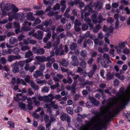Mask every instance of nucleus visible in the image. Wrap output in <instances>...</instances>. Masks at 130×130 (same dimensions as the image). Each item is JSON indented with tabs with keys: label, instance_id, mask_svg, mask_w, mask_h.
<instances>
[{
	"label": "nucleus",
	"instance_id": "20e7f679",
	"mask_svg": "<svg viewBox=\"0 0 130 130\" xmlns=\"http://www.w3.org/2000/svg\"><path fill=\"white\" fill-rule=\"evenodd\" d=\"M30 76L29 75H27L25 77V81L30 85L31 87L35 90H38L39 88V86L36 85L33 80H30Z\"/></svg>",
	"mask_w": 130,
	"mask_h": 130
},
{
	"label": "nucleus",
	"instance_id": "b1692460",
	"mask_svg": "<svg viewBox=\"0 0 130 130\" xmlns=\"http://www.w3.org/2000/svg\"><path fill=\"white\" fill-rule=\"evenodd\" d=\"M18 40L15 37H11L10 38L9 42L10 44H14Z\"/></svg>",
	"mask_w": 130,
	"mask_h": 130
},
{
	"label": "nucleus",
	"instance_id": "bf43d9fd",
	"mask_svg": "<svg viewBox=\"0 0 130 130\" xmlns=\"http://www.w3.org/2000/svg\"><path fill=\"white\" fill-rule=\"evenodd\" d=\"M8 124L11 127L14 128V124L11 121H8Z\"/></svg>",
	"mask_w": 130,
	"mask_h": 130
},
{
	"label": "nucleus",
	"instance_id": "f03ea898",
	"mask_svg": "<svg viewBox=\"0 0 130 130\" xmlns=\"http://www.w3.org/2000/svg\"><path fill=\"white\" fill-rule=\"evenodd\" d=\"M105 115L101 118L98 116H95L92 119L91 121L92 123H97L94 127L95 130H102L103 128L106 129L107 128V125L109 122L111 121V119L116 117L117 114Z\"/></svg>",
	"mask_w": 130,
	"mask_h": 130
},
{
	"label": "nucleus",
	"instance_id": "3c124183",
	"mask_svg": "<svg viewBox=\"0 0 130 130\" xmlns=\"http://www.w3.org/2000/svg\"><path fill=\"white\" fill-rule=\"evenodd\" d=\"M28 104L27 105V108L29 110H31L33 108V106L32 105L31 103L30 102H28Z\"/></svg>",
	"mask_w": 130,
	"mask_h": 130
},
{
	"label": "nucleus",
	"instance_id": "5fc2aeb1",
	"mask_svg": "<svg viewBox=\"0 0 130 130\" xmlns=\"http://www.w3.org/2000/svg\"><path fill=\"white\" fill-rule=\"evenodd\" d=\"M56 84L53 85L51 86V88L52 89H54L58 87L59 86V83L58 82L55 83Z\"/></svg>",
	"mask_w": 130,
	"mask_h": 130
},
{
	"label": "nucleus",
	"instance_id": "2eb2a0df",
	"mask_svg": "<svg viewBox=\"0 0 130 130\" xmlns=\"http://www.w3.org/2000/svg\"><path fill=\"white\" fill-rule=\"evenodd\" d=\"M21 58V56L19 55L17 56L10 55L8 57V60L9 62H11L15 59H19Z\"/></svg>",
	"mask_w": 130,
	"mask_h": 130
},
{
	"label": "nucleus",
	"instance_id": "6e6d98bb",
	"mask_svg": "<svg viewBox=\"0 0 130 130\" xmlns=\"http://www.w3.org/2000/svg\"><path fill=\"white\" fill-rule=\"evenodd\" d=\"M44 14V11L42 10L37 11L36 12V14L38 15H43Z\"/></svg>",
	"mask_w": 130,
	"mask_h": 130
},
{
	"label": "nucleus",
	"instance_id": "c9c22d12",
	"mask_svg": "<svg viewBox=\"0 0 130 130\" xmlns=\"http://www.w3.org/2000/svg\"><path fill=\"white\" fill-rule=\"evenodd\" d=\"M87 53L86 51L85 50H83L81 51L80 53V55L81 56L84 57H87Z\"/></svg>",
	"mask_w": 130,
	"mask_h": 130
},
{
	"label": "nucleus",
	"instance_id": "f3484780",
	"mask_svg": "<svg viewBox=\"0 0 130 130\" xmlns=\"http://www.w3.org/2000/svg\"><path fill=\"white\" fill-rule=\"evenodd\" d=\"M43 76V73L38 70H36L33 74V76L35 78H37Z\"/></svg>",
	"mask_w": 130,
	"mask_h": 130
},
{
	"label": "nucleus",
	"instance_id": "0eeeda50",
	"mask_svg": "<svg viewBox=\"0 0 130 130\" xmlns=\"http://www.w3.org/2000/svg\"><path fill=\"white\" fill-rule=\"evenodd\" d=\"M113 27L112 26H110L108 28L106 25H104L103 26V30L106 32V36H109L110 34L113 32Z\"/></svg>",
	"mask_w": 130,
	"mask_h": 130
},
{
	"label": "nucleus",
	"instance_id": "423d86ee",
	"mask_svg": "<svg viewBox=\"0 0 130 130\" xmlns=\"http://www.w3.org/2000/svg\"><path fill=\"white\" fill-rule=\"evenodd\" d=\"M0 7L1 8V10L2 12V14L4 15H6V10L9 11L11 9L10 4L8 3L4 4L1 3V4Z\"/></svg>",
	"mask_w": 130,
	"mask_h": 130
},
{
	"label": "nucleus",
	"instance_id": "cd10ccee",
	"mask_svg": "<svg viewBox=\"0 0 130 130\" xmlns=\"http://www.w3.org/2000/svg\"><path fill=\"white\" fill-rule=\"evenodd\" d=\"M70 49L72 50H75L77 47V43L73 42L70 45Z\"/></svg>",
	"mask_w": 130,
	"mask_h": 130
},
{
	"label": "nucleus",
	"instance_id": "ddd939ff",
	"mask_svg": "<svg viewBox=\"0 0 130 130\" xmlns=\"http://www.w3.org/2000/svg\"><path fill=\"white\" fill-rule=\"evenodd\" d=\"M24 14L25 13H18L14 14V18L15 19H20L21 21H22L24 19Z\"/></svg>",
	"mask_w": 130,
	"mask_h": 130
},
{
	"label": "nucleus",
	"instance_id": "6e6552de",
	"mask_svg": "<svg viewBox=\"0 0 130 130\" xmlns=\"http://www.w3.org/2000/svg\"><path fill=\"white\" fill-rule=\"evenodd\" d=\"M93 6L91 4H88L85 6L84 9L83 10L81 11V17L82 19L83 18L84 16L83 15V12H85V11H88V12H91L92 10V7Z\"/></svg>",
	"mask_w": 130,
	"mask_h": 130
},
{
	"label": "nucleus",
	"instance_id": "393cba45",
	"mask_svg": "<svg viewBox=\"0 0 130 130\" xmlns=\"http://www.w3.org/2000/svg\"><path fill=\"white\" fill-rule=\"evenodd\" d=\"M80 2L79 0H74L73 1L69 2L68 3L69 5L72 7H73L75 5H77Z\"/></svg>",
	"mask_w": 130,
	"mask_h": 130
},
{
	"label": "nucleus",
	"instance_id": "9d476101",
	"mask_svg": "<svg viewBox=\"0 0 130 130\" xmlns=\"http://www.w3.org/2000/svg\"><path fill=\"white\" fill-rule=\"evenodd\" d=\"M32 50L34 53L38 55H43L45 52L44 50L42 48H38L36 47H33Z\"/></svg>",
	"mask_w": 130,
	"mask_h": 130
},
{
	"label": "nucleus",
	"instance_id": "e2e57ef3",
	"mask_svg": "<svg viewBox=\"0 0 130 130\" xmlns=\"http://www.w3.org/2000/svg\"><path fill=\"white\" fill-rule=\"evenodd\" d=\"M67 116L66 114H62L60 117L61 120L64 121L66 119Z\"/></svg>",
	"mask_w": 130,
	"mask_h": 130
},
{
	"label": "nucleus",
	"instance_id": "5701e85b",
	"mask_svg": "<svg viewBox=\"0 0 130 130\" xmlns=\"http://www.w3.org/2000/svg\"><path fill=\"white\" fill-rule=\"evenodd\" d=\"M79 60L82 61V62H80L79 64L80 67L82 69L85 68H86V65H87L86 62L84 61H83V59L80 58Z\"/></svg>",
	"mask_w": 130,
	"mask_h": 130
},
{
	"label": "nucleus",
	"instance_id": "09e8293b",
	"mask_svg": "<svg viewBox=\"0 0 130 130\" xmlns=\"http://www.w3.org/2000/svg\"><path fill=\"white\" fill-rule=\"evenodd\" d=\"M60 21L61 23L63 24H65L67 21L66 19L64 17L61 18L60 19Z\"/></svg>",
	"mask_w": 130,
	"mask_h": 130
},
{
	"label": "nucleus",
	"instance_id": "4d7b16f0",
	"mask_svg": "<svg viewBox=\"0 0 130 130\" xmlns=\"http://www.w3.org/2000/svg\"><path fill=\"white\" fill-rule=\"evenodd\" d=\"M66 110L67 113L69 114H72L73 113V111L70 107L67 108Z\"/></svg>",
	"mask_w": 130,
	"mask_h": 130
},
{
	"label": "nucleus",
	"instance_id": "aec40b11",
	"mask_svg": "<svg viewBox=\"0 0 130 130\" xmlns=\"http://www.w3.org/2000/svg\"><path fill=\"white\" fill-rule=\"evenodd\" d=\"M67 79L63 78L62 80L64 84L68 83L69 84H71L73 82V80L71 77L68 76L67 77Z\"/></svg>",
	"mask_w": 130,
	"mask_h": 130
},
{
	"label": "nucleus",
	"instance_id": "680f3d73",
	"mask_svg": "<svg viewBox=\"0 0 130 130\" xmlns=\"http://www.w3.org/2000/svg\"><path fill=\"white\" fill-rule=\"evenodd\" d=\"M20 51V49L18 48H15L13 50V53L14 54H17Z\"/></svg>",
	"mask_w": 130,
	"mask_h": 130
},
{
	"label": "nucleus",
	"instance_id": "a211bd4d",
	"mask_svg": "<svg viewBox=\"0 0 130 130\" xmlns=\"http://www.w3.org/2000/svg\"><path fill=\"white\" fill-rule=\"evenodd\" d=\"M54 109L51 108H47V112L49 113H53L54 112H53L55 110L54 109H57L58 108V106L57 105L55 104L53 106Z\"/></svg>",
	"mask_w": 130,
	"mask_h": 130
},
{
	"label": "nucleus",
	"instance_id": "1a4fd4ad",
	"mask_svg": "<svg viewBox=\"0 0 130 130\" xmlns=\"http://www.w3.org/2000/svg\"><path fill=\"white\" fill-rule=\"evenodd\" d=\"M71 58L72 60L71 62V64L74 67L77 66L79 64V61L77 56L74 55H72Z\"/></svg>",
	"mask_w": 130,
	"mask_h": 130
},
{
	"label": "nucleus",
	"instance_id": "37998d69",
	"mask_svg": "<svg viewBox=\"0 0 130 130\" xmlns=\"http://www.w3.org/2000/svg\"><path fill=\"white\" fill-rule=\"evenodd\" d=\"M94 73V71L93 70H91L88 73L85 72L86 74H88V76L89 78H91Z\"/></svg>",
	"mask_w": 130,
	"mask_h": 130
},
{
	"label": "nucleus",
	"instance_id": "dca6fc26",
	"mask_svg": "<svg viewBox=\"0 0 130 130\" xmlns=\"http://www.w3.org/2000/svg\"><path fill=\"white\" fill-rule=\"evenodd\" d=\"M33 13L31 12H29L25 14L27 19L29 20L34 21L35 19V17L32 15Z\"/></svg>",
	"mask_w": 130,
	"mask_h": 130
},
{
	"label": "nucleus",
	"instance_id": "7ed1b4c3",
	"mask_svg": "<svg viewBox=\"0 0 130 130\" xmlns=\"http://www.w3.org/2000/svg\"><path fill=\"white\" fill-rule=\"evenodd\" d=\"M108 102H107V105L105 106H101L100 108L101 113H98L96 109L93 108L91 110V112L93 114H106V113H109L110 109L112 108L117 104V100L116 99L110 98L108 100ZM117 106L116 107L113 109V111L114 114H117L119 113H116L114 111L115 109Z\"/></svg>",
	"mask_w": 130,
	"mask_h": 130
},
{
	"label": "nucleus",
	"instance_id": "774afa93",
	"mask_svg": "<svg viewBox=\"0 0 130 130\" xmlns=\"http://www.w3.org/2000/svg\"><path fill=\"white\" fill-rule=\"evenodd\" d=\"M123 117L126 118L127 120L130 122V114H124Z\"/></svg>",
	"mask_w": 130,
	"mask_h": 130
},
{
	"label": "nucleus",
	"instance_id": "9b49d317",
	"mask_svg": "<svg viewBox=\"0 0 130 130\" xmlns=\"http://www.w3.org/2000/svg\"><path fill=\"white\" fill-rule=\"evenodd\" d=\"M43 35V32L42 31L39 30L37 32L34 33L33 37L38 39L41 40L42 39Z\"/></svg>",
	"mask_w": 130,
	"mask_h": 130
},
{
	"label": "nucleus",
	"instance_id": "a878e982",
	"mask_svg": "<svg viewBox=\"0 0 130 130\" xmlns=\"http://www.w3.org/2000/svg\"><path fill=\"white\" fill-rule=\"evenodd\" d=\"M127 44V42H121L119 43L118 46L121 49H124L125 48L126 45Z\"/></svg>",
	"mask_w": 130,
	"mask_h": 130
},
{
	"label": "nucleus",
	"instance_id": "c756f323",
	"mask_svg": "<svg viewBox=\"0 0 130 130\" xmlns=\"http://www.w3.org/2000/svg\"><path fill=\"white\" fill-rule=\"evenodd\" d=\"M35 80L36 83L39 85L42 84L46 83L45 80H41L40 79L38 78H36Z\"/></svg>",
	"mask_w": 130,
	"mask_h": 130
},
{
	"label": "nucleus",
	"instance_id": "39448f33",
	"mask_svg": "<svg viewBox=\"0 0 130 130\" xmlns=\"http://www.w3.org/2000/svg\"><path fill=\"white\" fill-rule=\"evenodd\" d=\"M35 59L38 63L46 61H51L52 62H54V59L51 60L50 57L49 56L46 57L44 56H37L35 57Z\"/></svg>",
	"mask_w": 130,
	"mask_h": 130
},
{
	"label": "nucleus",
	"instance_id": "7c9ffc66",
	"mask_svg": "<svg viewBox=\"0 0 130 130\" xmlns=\"http://www.w3.org/2000/svg\"><path fill=\"white\" fill-rule=\"evenodd\" d=\"M114 74L113 73H111L110 72H108L107 74V80H110L112 79L114 76Z\"/></svg>",
	"mask_w": 130,
	"mask_h": 130
},
{
	"label": "nucleus",
	"instance_id": "bb28decb",
	"mask_svg": "<svg viewBox=\"0 0 130 130\" xmlns=\"http://www.w3.org/2000/svg\"><path fill=\"white\" fill-rule=\"evenodd\" d=\"M56 32L58 33L64 31V29L63 28V27L62 25H60L59 26H58L56 28Z\"/></svg>",
	"mask_w": 130,
	"mask_h": 130
},
{
	"label": "nucleus",
	"instance_id": "2f4dec72",
	"mask_svg": "<svg viewBox=\"0 0 130 130\" xmlns=\"http://www.w3.org/2000/svg\"><path fill=\"white\" fill-rule=\"evenodd\" d=\"M19 10V9L17 7H16L14 6L13 7L10 13L14 14L16 13V12H18Z\"/></svg>",
	"mask_w": 130,
	"mask_h": 130
},
{
	"label": "nucleus",
	"instance_id": "4be33fe9",
	"mask_svg": "<svg viewBox=\"0 0 130 130\" xmlns=\"http://www.w3.org/2000/svg\"><path fill=\"white\" fill-rule=\"evenodd\" d=\"M53 22L51 19L45 21L43 22V25L46 27L50 26L52 24Z\"/></svg>",
	"mask_w": 130,
	"mask_h": 130
},
{
	"label": "nucleus",
	"instance_id": "f8f14e48",
	"mask_svg": "<svg viewBox=\"0 0 130 130\" xmlns=\"http://www.w3.org/2000/svg\"><path fill=\"white\" fill-rule=\"evenodd\" d=\"M103 4V3L100 1H97L94 4V6L95 7V10L99 11L102 8Z\"/></svg>",
	"mask_w": 130,
	"mask_h": 130
},
{
	"label": "nucleus",
	"instance_id": "4468645a",
	"mask_svg": "<svg viewBox=\"0 0 130 130\" xmlns=\"http://www.w3.org/2000/svg\"><path fill=\"white\" fill-rule=\"evenodd\" d=\"M24 26L23 27V30H24L28 31L31 29V28L29 26H30L31 23V22H28L25 21H24Z\"/></svg>",
	"mask_w": 130,
	"mask_h": 130
},
{
	"label": "nucleus",
	"instance_id": "864d4df0",
	"mask_svg": "<svg viewBox=\"0 0 130 130\" xmlns=\"http://www.w3.org/2000/svg\"><path fill=\"white\" fill-rule=\"evenodd\" d=\"M0 62L3 64H5L6 62V60L4 57H2L0 58Z\"/></svg>",
	"mask_w": 130,
	"mask_h": 130
},
{
	"label": "nucleus",
	"instance_id": "de8ad7c7",
	"mask_svg": "<svg viewBox=\"0 0 130 130\" xmlns=\"http://www.w3.org/2000/svg\"><path fill=\"white\" fill-rule=\"evenodd\" d=\"M123 52L124 54H128L130 53V51L129 49L126 47L124 49L123 51Z\"/></svg>",
	"mask_w": 130,
	"mask_h": 130
},
{
	"label": "nucleus",
	"instance_id": "c85d7f7f",
	"mask_svg": "<svg viewBox=\"0 0 130 130\" xmlns=\"http://www.w3.org/2000/svg\"><path fill=\"white\" fill-rule=\"evenodd\" d=\"M33 102L35 105L37 106H39L40 105V102L37 98L35 97H33L32 98Z\"/></svg>",
	"mask_w": 130,
	"mask_h": 130
},
{
	"label": "nucleus",
	"instance_id": "72a5a7b5",
	"mask_svg": "<svg viewBox=\"0 0 130 130\" xmlns=\"http://www.w3.org/2000/svg\"><path fill=\"white\" fill-rule=\"evenodd\" d=\"M33 54L30 51H29L26 53L25 55V57L26 58L29 57L30 56H32Z\"/></svg>",
	"mask_w": 130,
	"mask_h": 130
},
{
	"label": "nucleus",
	"instance_id": "69168bd1",
	"mask_svg": "<svg viewBox=\"0 0 130 130\" xmlns=\"http://www.w3.org/2000/svg\"><path fill=\"white\" fill-rule=\"evenodd\" d=\"M94 60L93 58L92 57L90 58L87 61V63L89 64H91Z\"/></svg>",
	"mask_w": 130,
	"mask_h": 130
},
{
	"label": "nucleus",
	"instance_id": "58836bf2",
	"mask_svg": "<svg viewBox=\"0 0 130 130\" xmlns=\"http://www.w3.org/2000/svg\"><path fill=\"white\" fill-rule=\"evenodd\" d=\"M57 40L54 43L53 46H54L56 47L57 46L60 44V39L59 37H58L57 38Z\"/></svg>",
	"mask_w": 130,
	"mask_h": 130
},
{
	"label": "nucleus",
	"instance_id": "338daca9",
	"mask_svg": "<svg viewBox=\"0 0 130 130\" xmlns=\"http://www.w3.org/2000/svg\"><path fill=\"white\" fill-rule=\"evenodd\" d=\"M25 36L22 34H21L18 36V40L20 41L22 40L25 37Z\"/></svg>",
	"mask_w": 130,
	"mask_h": 130
},
{
	"label": "nucleus",
	"instance_id": "49530a36",
	"mask_svg": "<svg viewBox=\"0 0 130 130\" xmlns=\"http://www.w3.org/2000/svg\"><path fill=\"white\" fill-rule=\"evenodd\" d=\"M27 39L29 42V43L33 45L35 44L37 42V41L33 39H31L29 38H28Z\"/></svg>",
	"mask_w": 130,
	"mask_h": 130
},
{
	"label": "nucleus",
	"instance_id": "052dcab7",
	"mask_svg": "<svg viewBox=\"0 0 130 130\" xmlns=\"http://www.w3.org/2000/svg\"><path fill=\"white\" fill-rule=\"evenodd\" d=\"M11 13H9L8 14L9 16L8 20L9 21H11L14 18V14L13 15H10Z\"/></svg>",
	"mask_w": 130,
	"mask_h": 130
},
{
	"label": "nucleus",
	"instance_id": "6ab92c4d",
	"mask_svg": "<svg viewBox=\"0 0 130 130\" xmlns=\"http://www.w3.org/2000/svg\"><path fill=\"white\" fill-rule=\"evenodd\" d=\"M51 36V32L47 33L45 35V37L44 38L43 41L45 43H46L48 40L50 39Z\"/></svg>",
	"mask_w": 130,
	"mask_h": 130
},
{
	"label": "nucleus",
	"instance_id": "603ef678",
	"mask_svg": "<svg viewBox=\"0 0 130 130\" xmlns=\"http://www.w3.org/2000/svg\"><path fill=\"white\" fill-rule=\"evenodd\" d=\"M112 89V87H110L106 89L105 90V91L106 93H108L110 95L111 94V93L110 92V91H111Z\"/></svg>",
	"mask_w": 130,
	"mask_h": 130
},
{
	"label": "nucleus",
	"instance_id": "e433bc0d",
	"mask_svg": "<svg viewBox=\"0 0 130 130\" xmlns=\"http://www.w3.org/2000/svg\"><path fill=\"white\" fill-rule=\"evenodd\" d=\"M43 101L44 102L47 103L51 101L48 96H44Z\"/></svg>",
	"mask_w": 130,
	"mask_h": 130
},
{
	"label": "nucleus",
	"instance_id": "f704fd0d",
	"mask_svg": "<svg viewBox=\"0 0 130 130\" xmlns=\"http://www.w3.org/2000/svg\"><path fill=\"white\" fill-rule=\"evenodd\" d=\"M19 107L23 109H24L25 108V104L22 102H21L19 103Z\"/></svg>",
	"mask_w": 130,
	"mask_h": 130
},
{
	"label": "nucleus",
	"instance_id": "ea45409f",
	"mask_svg": "<svg viewBox=\"0 0 130 130\" xmlns=\"http://www.w3.org/2000/svg\"><path fill=\"white\" fill-rule=\"evenodd\" d=\"M103 61H101V64L104 68H106L108 66L107 64H106V62L104 60H103Z\"/></svg>",
	"mask_w": 130,
	"mask_h": 130
},
{
	"label": "nucleus",
	"instance_id": "c03bdc74",
	"mask_svg": "<svg viewBox=\"0 0 130 130\" xmlns=\"http://www.w3.org/2000/svg\"><path fill=\"white\" fill-rule=\"evenodd\" d=\"M41 22V21L39 18H37L34 24L32 25V26H34L35 25H37L40 24Z\"/></svg>",
	"mask_w": 130,
	"mask_h": 130
},
{
	"label": "nucleus",
	"instance_id": "8fccbe9b",
	"mask_svg": "<svg viewBox=\"0 0 130 130\" xmlns=\"http://www.w3.org/2000/svg\"><path fill=\"white\" fill-rule=\"evenodd\" d=\"M19 68L15 66L14 67V68L12 69V71L14 73H15L18 72H19Z\"/></svg>",
	"mask_w": 130,
	"mask_h": 130
},
{
	"label": "nucleus",
	"instance_id": "a19ab883",
	"mask_svg": "<svg viewBox=\"0 0 130 130\" xmlns=\"http://www.w3.org/2000/svg\"><path fill=\"white\" fill-rule=\"evenodd\" d=\"M92 19L93 22L94 23L96 24L98 22L97 20H96V18L97 17V16L95 14H93L92 15Z\"/></svg>",
	"mask_w": 130,
	"mask_h": 130
},
{
	"label": "nucleus",
	"instance_id": "412c9836",
	"mask_svg": "<svg viewBox=\"0 0 130 130\" xmlns=\"http://www.w3.org/2000/svg\"><path fill=\"white\" fill-rule=\"evenodd\" d=\"M58 62L60 65H61L64 67H67L69 64L68 61L65 60L59 61Z\"/></svg>",
	"mask_w": 130,
	"mask_h": 130
},
{
	"label": "nucleus",
	"instance_id": "f257e3e1",
	"mask_svg": "<svg viewBox=\"0 0 130 130\" xmlns=\"http://www.w3.org/2000/svg\"><path fill=\"white\" fill-rule=\"evenodd\" d=\"M117 98L116 99L119 102V104L114 110L116 113H119V111L125 107V106L130 100V84L125 91L123 87H121L119 90V92L117 94Z\"/></svg>",
	"mask_w": 130,
	"mask_h": 130
},
{
	"label": "nucleus",
	"instance_id": "0e129e2a",
	"mask_svg": "<svg viewBox=\"0 0 130 130\" xmlns=\"http://www.w3.org/2000/svg\"><path fill=\"white\" fill-rule=\"evenodd\" d=\"M6 38L5 35H0V41H4Z\"/></svg>",
	"mask_w": 130,
	"mask_h": 130
},
{
	"label": "nucleus",
	"instance_id": "473e14b6",
	"mask_svg": "<svg viewBox=\"0 0 130 130\" xmlns=\"http://www.w3.org/2000/svg\"><path fill=\"white\" fill-rule=\"evenodd\" d=\"M43 115L44 114H33V116L34 117L37 118L38 119H43Z\"/></svg>",
	"mask_w": 130,
	"mask_h": 130
},
{
	"label": "nucleus",
	"instance_id": "4c0bfd02",
	"mask_svg": "<svg viewBox=\"0 0 130 130\" xmlns=\"http://www.w3.org/2000/svg\"><path fill=\"white\" fill-rule=\"evenodd\" d=\"M49 90V88L46 86L43 88L41 90V92L43 93H46L48 92Z\"/></svg>",
	"mask_w": 130,
	"mask_h": 130
},
{
	"label": "nucleus",
	"instance_id": "13d9d810",
	"mask_svg": "<svg viewBox=\"0 0 130 130\" xmlns=\"http://www.w3.org/2000/svg\"><path fill=\"white\" fill-rule=\"evenodd\" d=\"M60 8V6L59 4H57L53 8V9L55 10H58Z\"/></svg>",
	"mask_w": 130,
	"mask_h": 130
},
{
	"label": "nucleus",
	"instance_id": "a18cd8bd",
	"mask_svg": "<svg viewBox=\"0 0 130 130\" xmlns=\"http://www.w3.org/2000/svg\"><path fill=\"white\" fill-rule=\"evenodd\" d=\"M45 66L44 64L41 65L40 66L38 70L39 71L41 72H43V71L44 70L45 68Z\"/></svg>",
	"mask_w": 130,
	"mask_h": 130
},
{
	"label": "nucleus",
	"instance_id": "79ce46f5",
	"mask_svg": "<svg viewBox=\"0 0 130 130\" xmlns=\"http://www.w3.org/2000/svg\"><path fill=\"white\" fill-rule=\"evenodd\" d=\"M90 100L91 102L93 104H98L99 103L96 101V100L93 97H91L90 98Z\"/></svg>",
	"mask_w": 130,
	"mask_h": 130
}]
</instances>
